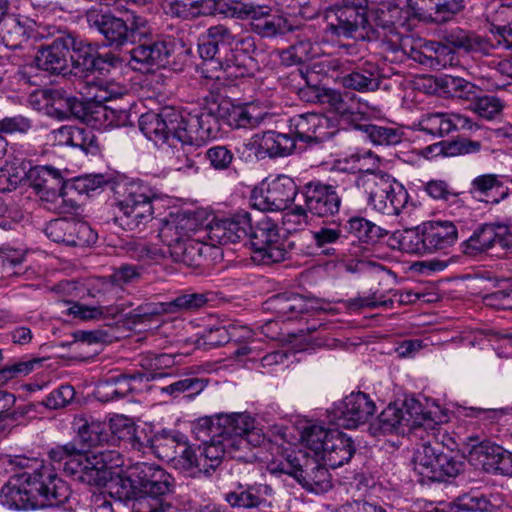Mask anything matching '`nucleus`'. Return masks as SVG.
Returning a JSON list of instances; mask_svg holds the SVG:
<instances>
[{
	"label": "nucleus",
	"instance_id": "f257e3e1",
	"mask_svg": "<svg viewBox=\"0 0 512 512\" xmlns=\"http://www.w3.org/2000/svg\"><path fill=\"white\" fill-rule=\"evenodd\" d=\"M0 498L1 503L9 509H72L69 484L54 469L43 465L32 473L11 476L2 487Z\"/></svg>",
	"mask_w": 512,
	"mask_h": 512
},
{
	"label": "nucleus",
	"instance_id": "f03ea898",
	"mask_svg": "<svg viewBox=\"0 0 512 512\" xmlns=\"http://www.w3.org/2000/svg\"><path fill=\"white\" fill-rule=\"evenodd\" d=\"M206 431L229 439L236 450L244 454L252 453L251 448L260 447L266 441L262 429L247 413L217 414L197 419L193 424V434L206 439Z\"/></svg>",
	"mask_w": 512,
	"mask_h": 512
},
{
	"label": "nucleus",
	"instance_id": "7ed1b4c3",
	"mask_svg": "<svg viewBox=\"0 0 512 512\" xmlns=\"http://www.w3.org/2000/svg\"><path fill=\"white\" fill-rule=\"evenodd\" d=\"M392 248L408 254L426 255L446 251L458 240V229L452 221H427L416 227L392 234Z\"/></svg>",
	"mask_w": 512,
	"mask_h": 512
},
{
	"label": "nucleus",
	"instance_id": "20e7f679",
	"mask_svg": "<svg viewBox=\"0 0 512 512\" xmlns=\"http://www.w3.org/2000/svg\"><path fill=\"white\" fill-rule=\"evenodd\" d=\"M351 187L362 192L368 204L386 215H398L408 202V192L388 173L367 170L358 176H349Z\"/></svg>",
	"mask_w": 512,
	"mask_h": 512
},
{
	"label": "nucleus",
	"instance_id": "39448f33",
	"mask_svg": "<svg viewBox=\"0 0 512 512\" xmlns=\"http://www.w3.org/2000/svg\"><path fill=\"white\" fill-rule=\"evenodd\" d=\"M369 0H341L324 11L323 41L334 43L340 38L363 40L372 28L368 19Z\"/></svg>",
	"mask_w": 512,
	"mask_h": 512
},
{
	"label": "nucleus",
	"instance_id": "423d86ee",
	"mask_svg": "<svg viewBox=\"0 0 512 512\" xmlns=\"http://www.w3.org/2000/svg\"><path fill=\"white\" fill-rule=\"evenodd\" d=\"M206 439H201L197 435L195 438L201 442L197 447L191 446L188 453V468L187 471L195 473H202L211 475L221 465L225 455H229L233 459L242 460L247 463H253L256 460V455L253 453H240L229 442V439L222 437V435H213L212 432L206 431Z\"/></svg>",
	"mask_w": 512,
	"mask_h": 512
},
{
	"label": "nucleus",
	"instance_id": "0eeeda50",
	"mask_svg": "<svg viewBox=\"0 0 512 512\" xmlns=\"http://www.w3.org/2000/svg\"><path fill=\"white\" fill-rule=\"evenodd\" d=\"M157 196L146 186L131 183L123 196L116 202L119 213L114 222L125 231L141 230L153 220V201Z\"/></svg>",
	"mask_w": 512,
	"mask_h": 512
},
{
	"label": "nucleus",
	"instance_id": "6e6552de",
	"mask_svg": "<svg viewBox=\"0 0 512 512\" xmlns=\"http://www.w3.org/2000/svg\"><path fill=\"white\" fill-rule=\"evenodd\" d=\"M248 240L253 249V259L260 264L270 265L284 261L293 243H281L277 224L267 216L249 229Z\"/></svg>",
	"mask_w": 512,
	"mask_h": 512
},
{
	"label": "nucleus",
	"instance_id": "1a4fd4ad",
	"mask_svg": "<svg viewBox=\"0 0 512 512\" xmlns=\"http://www.w3.org/2000/svg\"><path fill=\"white\" fill-rule=\"evenodd\" d=\"M126 473L119 478L123 489L129 487L162 498L173 492L174 478L155 463L137 462L129 466Z\"/></svg>",
	"mask_w": 512,
	"mask_h": 512
},
{
	"label": "nucleus",
	"instance_id": "9d476101",
	"mask_svg": "<svg viewBox=\"0 0 512 512\" xmlns=\"http://www.w3.org/2000/svg\"><path fill=\"white\" fill-rule=\"evenodd\" d=\"M300 456L301 458H291L289 455L285 462H281L271 471L293 476L303 488L316 494L328 491L332 484L327 465L319 463L315 457H308L302 453Z\"/></svg>",
	"mask_w": 512,
	"mask_h": 512
},
{
	"label": "nucleus",
	"instance_id": "9b49d317",
	"mask_svg": "<svg viewBox=\"0 0 512 512\" xmlns=\"http://www.w3.org/2000/svg\"><path fill=\"white\" fill-rule=\"evenodd\" d=\"M182 128L178 135L186 142L200 146L209 139L217 138L224 130L223 118H220L219 103L188 112L181 109Z\"/></svg>",
	"mask_w": 512,
	"mask_h": 512
},
{
	"label": "nucleus",
	"instance_id": "f8f14e48",
	"mask_svg": "<svg viewBox=\"0 0 512 512\" xmlns=\"http://www.w3.org/2000/svg\"><path fill=\"white\" fill-rule=\"evenodd\" d=\"M49 457L53 463V469L63 472L75 480L91 486H98L99 477L94 472L92 457L79 450L75 443H67L50 450Z\"/></svg>",
	"mask_w": 512,
	"mask_h": 512
},
{
	"label": "nucleus",
	"instance_id": "ddd939ff",
	"mask_svg": "<svg viewBox=\"0 0 512 512\" xmlns=\"http://www.w3.org/2000/svg\"><path fill=\"white\" fill-rule=\"evenodd\" d=\"M236 41V35L232 30L223 24L211 26L206 33L201 36L198 43V52L204 60L201 67V74L204 78L220 80V74H211V68H216L215 64L225 58L223 52L230 50Z\"/></svg>",
	"mask_w": 512,
	"mask_h": 512
},
{
	"label": "nucleus",
	"instance_id": "4468645a",
	"mask_svg": "<svg viewBox=\"0 0 512 512\" xmlns=\"http://www.w3.org/2000/svg\"><path fill=\"white\" fill-rule=\"evenodd\" d=\"M376 410L374 401L363 392H352L329 411V421L337 427L355 429L369 421Z\"/></svg>",
	"mask_w": 512,
	"mask_h": 512
},
{
	"label": "nucleus",
	"instance_id": "2eb2a0df",
	"mask_svg": "<svg viewBox=\"0 0 512 512\" xmlns=\"http://www.w3.org/2000/svg\"><path fill=\"white\" fill-rule=\"evenodd\" d=\"M29 182V185L35 190L41 200L58 203L61 212H69L71 209L77 208L74 201H70L69 205L62 208L65 203V180L59 170L51 166H35L31 167L27 172L23 171Z\"/></svg>",
	"mask_w": 512,
	"mask_h": 512
},
{
	"label": "nucleus",
	"instance_id": "dca6fc26",
	"mask_svg": "<svg viewBox=\"0 0 512 512\" xmlns=\"http://www.w3.org/2000/svg\"><path fill=\"white\" fill-rule=\"evenodd\" d=\"M297 192V185L291 177L279 175L266 185L253 189L251 204L259 211L285 210L294 201Z\"/></svg>",
	"mask_w": 512,
	"mask_h": 512
},
{
	"label": "nucleus",
	"instance_id": "f3484780",
	"mask_svg": "<svg viewBox=\"0 0 512 512\" xmlns=\"http://www.w3.org/2000/svg\"><path fill=\"white\" fill-rule=\"evenodd\" d=\"M181 109L165 106L159 112L149 111L139 118V129L154 143H166L174 140L182 128Z\"/></svg>",
	"mask_w": 512,
	"mask_h": 512
},
{
	"label": "nucleus",
	"instance_id": "a211bd4d",
	"mask_svg": "<svg viewBox=\"0 0 512 512\" xmlns=\"http://www.w3.org/2000/svg\"><path fill=\"white\" fill-rule=\"evenodd\" d=\"M311 216L327 219L336 216L341 208L342 197L337 187L320 180L305 183L300 190Z\"/></svg>",
	"mask_w": 512,
	"mask_h": 512
},
{
	"label": "nucleus",
	"instance_id": "6ab92c4d",
	"mask_svg": "<svg viewBox=\"0 0 512 512\" xmlns=\"http://www.w3.org/2000/svg\"><path fill=\"white\" fill-rule=\"evenodd\" d=\"M183 226L168 225L162 231L165 243H168L169 254L174 262L183 263L187 267H200L204 260V243L191 239L187 234L180 233Z\"/></svg>",
	"mask_w": 512,
	"mask_h": 512
},
{
	"label": "nucleus",
	"instance_id": "aec40b11",
	"mask_svg": "<svg viewBox=\"0 0 512 512\" xmlns=\"http://www.w3.org/2000/svg\"><path fill=\"white\" fill-rule=\"evenodd\" d=\"M46 236L56 243L73 247H86L94 244L97 235L90 225L75 218H57L45 227Z\"/></svg>",
	"mask_w": 512,
	"mask_h": 512
},
{
	"label": "nucleus",
	"instance_id": "412c9836",
	"mask_svg": "<svg viewBox=\"0 0 512 512\" xmlns=\"http://www.w3.org/2000/svg\"><path fill=\"white\" fill-rule=\"evenodd\" d=\"M73 43V35L63 33L51 43L41 45L34 57L39 70L50 75H66L69 71V45Z\"/></svg>",
	"mask_w": 512,
	"mask_h": 512
},
{
	"label": "nucleus",
	"instance_id": "4be33fe9",
	"mask_svg": "<svg viewBox=\"0 0 512 512\" xmlns=\"http://www.w3.org/2000/svg\"><path fill=\"white\" fill-rule=\"evenodd\" d=\"M496 243L500 244L502 248L512 247V233L505 225L484 223L478 226L461 246L465 255L476 256L487 252Z\"/></svg>",
	"mask_w": 512,
	"mask_h": 512
},
{
	"label": "nucleus",
	"instance_id": "5701e85b",
	"mask_svg": "<svg viewBox=\"0 0 512 512\" xmlns=\"http://www.w3.org/2000/svg\"><path fill=\"white\" fill-rule=\"evenodd\" d=\"M250 19V30L261 38L275 39L293 30L292 22L284 16H273L272 7L249 2L246 20Z\"/></svg>",
	"mask_w": 512,
	"mask_h": 512
},
{
	"label": "nucleus",
	"instance_id": "b1692460",
	"mask_svg": "<svg viewBox=\"0 0 512 512\" xmlns=\"http://www.w3.org/2000/svg\"><path fill=\"white\" fill-rule=\"evenodd\" d=\"M251 214L239 211L229 217L214 220L208 226V238L212 245L235 244L248 240Z\"/></svg>",
	"mask_w": 512,
	"mask_h": 512
},
{
	"label": "nucleus",
	"instance_id": "393cba45",
	"mask_svg": "<svg viewBox=\"0 0 512 512\" xmlns=\"http://www.w3.org/2000/svg\"><path fill=\"white\" fill-rule=\"evenodd\" d=\"M177 47L171 40H144L131 50L132 61L146 67H166L176 63Z\"/></svg>",
	"mask_w": 512,
	"mask_h": 512
},
{
	"label": "nucleus",
	"instance_id": "a878e982",
	"mask_svg": "<svg viewBox=\"0 0 512 512\" xmlns=\"http://www.w3.org/2000/svg\"><path fill=\"white\" fill-rule=\"evenodd\" d=\"M85 18L89 27L97 30L108 45L121 47L129 42L128 28L123 18L97 8L88 9Z\"/></svg>",
	"mask_w": 512,
	"mask_h": 512
},
{
	"label": "nucleus",
	"instance_id": "bb28decb",
	"mask_svg": "<svg viewBox=\"0 0 512 512\" xmlns=\"http://www.w3.org/2000/svg\"><path fill=\"white\" fill-rule=\"evenodd\" d=\"M152 450L156 456L164 461H176L183 469L188 468V453L191 445L185 435L178 431L162 430L154 435Z\"/></svg>",
	"mask_w": 512,
	"mask_h": 512
},
{
	"label": "nucleus",
	"instance_id": "cd10ccee",
	"mask_svg": "<svg viewBox=\"0 0 512 512\" xmlns=\"http://www.w3.org/2000/svg\"><path fill=\"white\" fill-rule=\"evenodd\" d=\"M407 5L419 19L441 24L464 9V0H407Z\"/></svg>",
	"mask_w": 512,
	"mask_h": 512
},
{
	"label": "nucleus",
	"instance_id": "c85d7f7f",
	"mask_svg": "<svg viewBox=\"0 0 512 512\" xmlns=\"http://www.w3.org/2000/svg\"><path fill=\"white\" fill-rule=\"evenodd\" d=\"M58 98L54 97L53 108L55 113L61 118L73 116L87 124L93 121H100V114L105 116V107L97 105L94 100H81L73 96H65L59 92L56 93Z\"/></svg>",
	"mask_w": 512,
	"mask_h": 512
},
{
	"label": "nucleus",
	"instance_id": "c756f323",
	"mask_svg": "<svg viewBox=\"0 0 512 512\" xmlns=\"http://www.w3.org/2000/svg\"><path fill=\"white\" fill-rule=\"evenodd\" d=\"M274 490L267 483H238L235 490L225 494V501L233 508L256 509L266 506Z\"/></svg>",
	"mask_w": 512,
	"mask_h": 512
},
{
	"label": "nucleus",
	"instance_id": "7c9ffc66",
	"mask_svg": "<svg viewBox=\"0 0 512 512\" xmlns=\"http://www.w3.org/2000/svg\"><path fill=\"white\" fill-rule=\"evenodd\" d=\"M443 44L447 48L452 47L455 50L466 53H478L481 55H493V44L486 37L480 36L475 32L453 27L446 29L442 33ZM450 49H448V54Z\"/></svg>",
	"mask_w": 512,
	"mask_h": 512
},
{
	"label": "nucleus",
	"instance_id": "2f4dec72",
	"mask_svg": "<svg viewBox=\"0 0 512 512\" xmlns=\"http://www.w3.org/2000/svg\"><path fill=\"white\" fill-rule=\"evenodd\" d=\"M72 427L76 437L71 443H75L78 449L84 452L108 444L110 441L105 423L78 415L74 417Z\"/></svg>",
	"mask_w": 512,
	"mask_h": 512
},
{
	"label": "nucleus",
	"instance_id": "473e14b6",
	"mask_svg": "<svg viewBox=\"0 0 512 512\" xmlns=\"http://www.w3.org/2000/svg\"><path fill=\"white\" fill-rule=\"evenodd\" d=\"M326 129L327 119L317 113L298 114L289 120V130L295 141L319 144L327 134Z\"/></svg>",
	"mask_w": 512,
	"mask_h": 512
},
{
	"label": "nucleus",
	"instance_id": "72a5a7b5",
	"mask_svg": "<svg viewBox=\"0 0 512 512\" xmlns=\"http://www.w3.org/2000/svg\"><path fill=\"white\" fill-rule=\"evenodd\" d=\"M468 461L487 473L494 474L501 446L480 435H470L466 438Z\"/></svg>",
	"mask_w": 512,
	"mask_h": 512
},
{
	"label": "nucleus",
	"instance_id": "f704fd0d",
	"mask_svg": "<svg viewBox=\"0 0 512 512\" xmlns=\"http://www.w3.org/2000/svg\"><path fill=\"white\" fill-rule=\"evenodd\" d=\"M252 141L255 146V155L261 159L288 156L296 147L295 138L290 134L272 130L254 135Z\"/></svg>",
	"mask_w": 512,
	"mask_h": 512
},
{
	"label": "nucleus",
	"instance_id": "c9c22d12",
	"mask_svg": "<svg viewBox=\"0 0 512 512\" xmlns=\"http://www.w3.org/2000/svg\"><path fill=\"white\" fill-rule=\"evenodd\" d=\"M312 239L325 255L344 257L352 254L348 247V235L344 233L342 222H333L332 226H322L312 232Z\"/></svg>",
	"mask_w": 512,
	"mask_h": 512
},
{
	"label": "nucleus",
	"instance_id": "e433bc0d",
	"mask_svg": "<svg viewBox=\"0 0 512 512\" xmlns=\"http://www.w3.org/2000/svg\"><path fill=\"white\" fill-rule=\"evenodd\" d=\"M491 20V37H486L493 44V51L512 48V3H501L489 15Z\"/></svg>",
	"mask_w": 512,
	"mask_h": 512
},
{
	"label": "nucleus",
	"instance_id": "4c0bfd02",
	"mask_svg": "<svg viewBox=\"0 0 512 512\" xmlns=\"http://www.w3.org/2000/svg\"><path fill=\"white\" fill-rule=\"evenodd\" d=\"M356 451L353 440L345 433L334 429L326 439L320 455L325 465L335 469L348 463Z\"/></svg>",
	"mask_w": 512,
	"mask_h": 512
},
{
	"label": "nucleus",
	"instance_id": "58836bf2",
	"mask_svg": "<svg viewBox=\"0 0 512 512\" xmlns=\"http://www.w3.org/2000/svg\"><path fill=\"white\" fill-rule=\"evenodd\" d=\"M348 235V247L353 250L355 243L375 244L389 234V231L361 216H353L342 224Z\"/></svg>",
	"mask_w": 512,
	"mask_h": 512
},
{
	"label": "nucleus",
	"instance_id": "ea45409f",
	"mask_svg": "<svg viewBox=\"0 0 512 512\" xmlns=\"http://www.w3.org/2000/svg\"><path fill=\"white\" fill-rule=\"evenodd\" d=\"M381 84V72L374 62L358 64L350 73L342 77L345 88L359 92L376 91Z\"/></svg>",
	"mask_w": 512,
	"mask_h": 512
},
{
	"label": "nucleus",
	"instance_id": "a19ab883",
	"mask_svg": "<svg viewBox=\"0 0 512 512\" xmlns=\"http://www.w3.org/2000/svg\"><path fill=\"white\" fill-rule=\"evenodd\" d=\"M292 27L294 29L288 31V33H295V42L292 46L305 62L315 59L322 54L319 44L331 43L323 41V31L318 34L315 26L312 24L296 25L292 23Z\"/></svg>",
	"mask_w": 512,
	"mask_h": 512
},
{
	"label": "nucleus",
	"instance_id": "79ce46f5",
	"mask_svg": "<svg viewBox=\"0 0 512 512\" xmlns=\"http://www.w3.org/2000/svg\"><path fill=\"white\" fill-rule=\"evenodd\" d=\"M308 301L296 293H279L265 301L267 310L283 320H292L309 310Z\"/></svg>",
	"mask_w": 512,
	"mask_h": 512
},
{
	"label": "nucleus",
	"instance_id": "37998d69",
	"mask_svg": "<svg viewBox=\"0 0 512 512\" xmlns=\"http://www.w3.org/2000/svg\"><path fill=\"white\" fill-rule=\"evenodd\" d=\"M178 144H172V155L168 158V166L174 171L193 170L198 172L197 160L201 158L200 145L184 141L179 135L174 138Z\"/></svg>",
	"mask_w": 512,
	"mask_h": 512
},
{
	"label": "nucleus",
	"instance_id": "c03bdc74",
	"mask_svg": "<svg viewBox=\"0 0 512 512\" xmlns=\"http://www.w3.org/2000/svg\"><path fill=\"white\" fill-rule=\"evenodd\" d=\"M505 177L497 174L479 175L472 180L470 192L486 197L487 203L498 204L509 195V188L504 186Z\"/></svg>",
	"mask_w": 512,
	"mask_h": 512
},
{
	"label": "nucleus",
	"instance_id": "a18cd8bd",
	"mask_svg": "<svg viewBox=\"0 0 512 512\" xmlns=\"http://www.w3.org/2000/svg\"><path fill=\"white\" fill-rule=\"evenodd\" d=\"M464 468V462L459 455L443 446L438 452L437 459L429 474V480L442 482L446 478L458 476Z\"/></svg>",
	"mask_w": 512,
	"mask_h": 512
},
{
	"label": "nucleus",
	"instance_id": "49530a36",
	"mask_svg": "<svg viewBox=\"0 0 512 512\" xmlns=\"http://www.w3.org/2000/svg\"><path fill=\"white\" fill-rule=\"evenodd\" d=\"M404 14V10L397 3L382 2L372 11L374 28L386 31L404 27L407 20Z\"/></svg>",
	"mask_w": 512,
	"mask_h": 512
},
{
	"label": "nucleus",
	"instance_id": "de8ad7c7",
	"mask_svg": "<svg viewBox=\"0 0 512 512\" xmlns=\"http://www.w3.org/2000/svg\"><path fill=\"white\" fill-rule=\"evenodd\" d=\"M58 135L61 143L78 147L86 153L96 154L99 150L97 138L90 128L62 126Z\"/></svg>",
	"mask_w": 512,
	"mask_h": 512
},
{
	"label": "nucleus",
	"instance_id": "09e8293b",
	"mask_svg": "<svg viewBox=\"0 0 512 512\" xmlns=\"http://www.w3.org/2000/svg\"><path fill=\"white\" fill-rule=\"evenodd\" d=\"M409 57L415 62L432 69H440L446 65L443 57L448 55V48L442 42L427 41L420 47H411Z\"/></svg>",
	"mask_w": 512,
	"mask_h": 512
},
{
	"label": "nucleus",
	"instance_id": "8fccbe9b",
	"mask_svg": "<svg viewBox=\"0 0 512 512\" xmlns=\"http://www.w3.org/2000/svg\"><path fill=\"white\" fill-rule=\"evenodd\" d=\"M403 409L389 404L370 424L369 431L373 436L404 432Z\"/></svg>",
	"mask_w": 512,
	"mask_h": 512
},
{
	"label": "nucleus",
	"instance_id": "3c124183",
	"mask_svg": "<svg viewBox=\"0 0 512 512\" xmlns=\"http://www.w3.org/2000/svg\"><path fill=\"white\" fill-rule=\"evenodd\" d=\"M215 66L216 68H211V74L221 72L225 78L239 79L254 75L255 60L252 57L240 58L236 54H231L230 57L225 55V58Z\"/></svg>",
	"mask_w": 512,
	"mask_h": 512
},
{
	"label": "nucleus",
	"instance_id": "603ef678",
	"mask_svg": "<svg viewBox=\"0 0 512 512\" xmlns=\"http://www.w3.org/2000/svg\"><path fill=\"white\" fill-rule=\"evenodd\" d=\"M0 41L9 49H20L28 41L26 26L9 12L0 24Z\"/></svg>",
	"mask_w": 512,
	"mask_h": 512
},
{
	"label": "nucleus",
	"instance_id": "864d4df0",
	"mask_svg": "<svg viewBox=\"0 0 512 512\" xmlns=\"http://www.w3.org/2000/svg\"><path fill=\"white\" fill-rule=\"evenodd\" d=\"M440 448H443L441 443L438 441L432 443L430 440L418 443L415 446L412 463L414 470L419 475L429 480V474H431Z\"/></svg>",
	"mask_w": 512,
	"mask_h": 512
},
{
	"label": "nucleus",
	"instance_id": "5fc2aeb1",
	"mask_svg": "<svg viewBox=\"0 0 512 512\" xmlns=\"http://www.w3.org/2000/svg\"><path fill=\"white\" fill-rule=\"evenodd\" d=\"M98 51L96 45L85 42L73 36V43L69 45V62H71L74 74L84 73L86 76L93 64L95 55Z\"/></svg>",
	"mask_w": 512,
	"mask_h": 512
},
{
	"label": "nucleus",
	"instance_id": "6e6d98bb",
	"mask_svg": "<svg viewBox=\"0 0 512 512\" xmlns=\"http://www.w3.org/2000/svg\"><path fill=\"white\" fill-rule=\"evenodd\" d=\"M127 488L120 498L133 500V512H166L171 507L166 498L156 497L133 488Z\"/></svg>",
	"mask_w": 512,
	"mask_h": 512
},
{
	"label": "nucleus",
	"instance_id": "4d7b16f0",
	"mask_svg": "<svg viewBox=\"0 0 512 512\" xmlns=\"http://www.w3.org/2000/svg\"><path fill=\"white\" fill-rule=\"evenodd\" d=\"M219 112V117L223 118L224 127L238 129L251 127L258 123L257 118L246 107L233 105L229 101L219 103Z\"/></svg>",
	"mask_w": 512,
	"mask_h": 512
},
{
	"label": "nucleus",
	"instance_id": "13d9d810",
	"mask_svg": "<svg viewBox=\"0 0 512 512\" xmlns=\"http://www.w3.org/2000/svg\"><path fill=\"white\" fill-rule=\"evenodd\" d=\"M356 128L363 132L374 145L393 146L403 139V132L395 127L366 123L358 124Z\"/></svg>",
	"mask_w": 512,
	"mask_h": 512
},
{
	"label": "nucleus",
	"instance_id": "bf43d9fd",
	"mask_svg": "<svg viewBox=\"0 0 512 512\" xmlns=\"http://www.w3.org/2000/svg\"><path fill=\"white\" fill-rule=\"evenodd\" d=\"M94 472L99 479L98 486H105L111 475V470L124 465L122 454L117 450L103 449L91 455Z\"/></svg>",
	"mask_w": 512,
	"mask_h": 512
},
{
	"label": "nucleus",
	"instance_id": "052dcab7",
	"mask_svg": "<svg viewBox=\"0 0 512 512\" xmlns=\"http://www.w3.org/2000/svg\"><path fill=\"white\" fill-rule=\"evenodd\" d=\"M403 418L405 427L419 429L424 427L425 429L434 428L438 424L432 417L430 411H424L421 403L414 399H406L403 402Z\"/></svg>",
	"mask_w": 512,
	"mask_h": 512
},
{
	"label": "nucleus",
	"instance_id": "680f3d73",
	"mask_svg": "<svg viewBox=\"0 0 512 512\" xmlns=\"http://www.w3.org/2000/svg\"><path fill=\"white\" fill-rule=\"evenodd\" d=\"M176 355L167 353H146L140 356V365L149 373H142V379L147 381L166 376L162 370L172 368L176 364Z\"/></svg>",
	"mask_w": 512,
	"mask_h": 512
},
{
	"label": "nucleus",
	"instance_id": "e2e57ef3",
	"mask_svg": "<svg viewBox=\"0 0 512 512\" xmlns=\"http://www.w3.org/2000/svg\"><path fill=\"white\" fill-rule=\"evenodd\" d=\"M126 93V86L115 81L100 79L90 82L89 94H91V100H94L97 105L122 97Z\"/></svg>",
	"mask_w": 512,
	"mask_h": 512
},
{
	"label": "nucleus",
	"instance_id": "0e129e2a",
	"mask_svg": "<svg viewBox=\"0 0 512 512\" xmlns=\"http://www.w3.org/2000/svg\"><path fill=\"white\" fill-rule=\"evenodd\" d=\"M363 41L379 42L384 51L398 53L402 51L403 35L398 29L381 31L372 26L369 31L363 34Z\"/></svg>",
	"mask_w": 512,
	"mask_h": 512
},
{
	"label": "nucleus",
	"instance_id": "69168bd1",
	"mask_svg": "<svg viewBox=\"0 0 512 512\" xmlns=\"http://www.w3.org/2000/svg\"><path fill=\"white\" fill-rule=\"evenodd\" d=\"M208 302L206 293H184L168 302L170 314L180 312H194L204 307Z\"/></svg>",
	"mask_w": 512,
	"mask_h": 512
},
{
	"label": "nucleus",
	"instance_id": "338daca9",
	"mask_svg": "<svg viewBox=\"0 0 512 512\" xmlns=\"http://www.w3.org/2000/svg\"><path fill=\"white\" fill-rule=\"evenodd\" d=\"M207 384V379L191 376L162 387L161 391L173 397H178L182 393H187L188 396H193L203 391Z\"/></svg>",
	"mask_w": 512,
	"mask_h": 512
},
{
	"label": "nucleus",
	"instance_id": "774afa93",
	"mask_svg": "<svg viewBox=\"0 0 512 512\" xmlns=\"http://www.w3.org/2000/svg\"><path fill=\"white\" fill-rule=\"evenodd\" d=\"M331 431L332 430H328L320 425H310L303 430L301 439L306 446L314 452L315 456L318 457L321 455L326 439L330 437Z\"/></svg>",
	"mask_w": 512,
	"mask_h": 512
}]
</instances>
